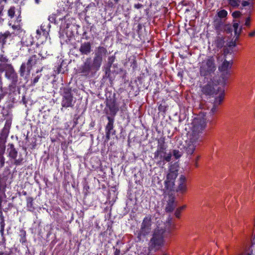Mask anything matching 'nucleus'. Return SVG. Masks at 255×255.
Instances as JSON below:
<instances>
[{
    "instance_id": "6",
    "label": "nucleus",
    "mask_w": 255,
    "mask_h": 255,
    "mask_svg": "<svg viewBox=\"0 0 255 255\" xmlns=\"http://www.w3.org/2000/svg\"><path fill=\"white\" fill-rule=\"evenodd\" d=\"M178 175V170L171 167L166 175L164 181L165 188L168 191H172L174 188L175 179Z\"/></svg>"
},
{
    "instance_id": "17",
    "label": "nucleus",
    "mask_w": 255,
    "mask_h": 255,
    "mask_svg": "<svg viewBox=\"0 0 255 255\" xmlns=\"http://www.w3.org/2000/svg\"><path fill=\"white\" fill-rule=\"evenodd\" d=\"M12 34L8 31L0 33V44L3 47L7 39L11 38Z\"/></svg>"
},
{
    "instance_id": "30",
    "label": "nucleus",
    "mask_w": 255,
    "mask_h": 255,
    "mask_svg": "<svg viewBox=\"0 0 255 255\" xmlns=\"http://www.w3.org/2000/svg\"><path fill=\"white\" fill-rule=\"evenodd\" d=\"M173 155L176 159H178L181 156L182 154L178 150L174 149L173 150Z\"/></svg>"
},
{
    "instance_id": "51",
    "label": "nucleus",
    "mask_w": 255,
    "mask_h": 255,
    "mask_svg": "<svg viewBox=\"0 0 255 255\" xmlns=\"http://www.w3.org/2000/svg\"><path fill=\"white\" fill-rule=\"evenodd\" d=\"M2 150V152H4V150H5V147H3Z\"/></svg>"
},
{
    "instance_id": "7",
    "label": "nucleus",
    "mask_w": 255,
    "mask_h": 255,
    "mask_svg": "<svg viewBox=\"0 0 255 255\" xmlns=\"http://www.w3.org/2000/svg\"><path fill=\"white\" fill-rule=\"evenodd\" d=\"M73 97L71 90L65 89L62 96L61 105L64 108L72 107L73 104Z\"/></svg>"
},
{
    "instance_id": "9",
    "label": "nucleus",
    "mask_w": 255,
    "mask_h": 255,
    "mask_svg": "<svg viewBox=\"0 0 255 255\" xmlns=\"http://www.w3.org/2000/svg\"><path fill=\"white\" fill-rule=\"evenodd\" d=\"M193 136L189 135V140L186 141V144L185 146V150L188 154H192L195 149L197 143L201 141L202 139H192Z\"/></svg>"
},
{
    "instance_id": "52",
    "label": "nucleus",
    "mask_w": 255,
    "mask_h": 255,
    "mask_svg": "<svg viewBox=\"0 0 255 255\" xmlns=\"http://www.w3.org/2000/svg\"><path fill=\"white\" fill-rule=\"evenodd\" d=\"M4 226L3 225H1V230H3Z\"/></svg>"
},
{
    "instance_id": "10",
    "label": "nucleus",
    "mask_w": 255,
    "mask_h": 255,
    "mask_svg": "<svg viewBox=\"0 0 255 255\" xmlns=\"http://www.w3.org/2000/svg\"><path fill=\"white\" fill-rule=\"evenodd\" d=\"M80 71L82 75L85 76H89L90 74H93L94 73L90 59L86 60L84 64L80 67Z\"/></svg>"
},
{
    "instance_id": "2",
    "label": "nucleus",
    "mask_w": 255,
    "mask_h": 255,
    "mask_svg": "<svg viewBox=\"0 0 255 255\" xmlns=\"http://www.w3.org/2000/svg\"><path fill=\"white\" fill-rule=\"evenodd\" d=\"M166 149L165 138L164 137L160 138L158 140L157 150L154 154V158L158 160V163L159 164L164 161L169 162L171 160V154H167Z\"/></svg>"
},
{
    "instance_id": "41",
    "label": "nucleus",
    "mask_w": 255,
    "mask_h": 255,
    "mask_svg": "<svg viewBox=\"0 0 255 255\" xmlns=\"http://www.w3.org/2000/svg\"><path fill=\"white\" fill-rule=\"evenodd\" d=\"M39 78H40V77H39V76H36V77L34 79V80H33V84H35V83H36L38 81V80H39Z\"/></svg>"
},
{
    "instance_id": "11",
    "label": "nucleus",
    "mask_w": 255,
    "mask_h": 255,
    "mask_svg": "<svg viewBox=\"0 0 255 255\" xmlns=\"http://www.w3.org/2000/svg\"><path fill=\"white\" fill-rule=\"evenodd\" d=\"M4 71H5L6 77L13 82L17 81V75L11 64H6Z\"/></svg>"
},
{
    "instance_id": "3",
    "label": "nucleus",
    "mask_w": 255,
    "mask_h": 255,
    "mask_svg": "<svg viewBox=\"0 0 255 255\" xmlns=\"http://www.w3.org/2000/svg\"><path fill=\"white\" fill-rule=\"evenodd\" d=\"M216 70L214 58L209 56L200 63V74L202 76H206L213 73Z\"/></svg>"
},
{
    "instance_id": "39",
    "label": "nucleus",
    "mask_w": 255,
    "mask_h": 255,
    "mask_svg": "<svg viewBox=\"0 0 255 255\" xmlns=\"http://www.w3.org/2000/svg\"><path fill=\"white\" fill-rule=\"evenodd\" d=\"M134 7L135 8H137V9H139V8H141L143 7V5L142 4H140V3H137V4H135L134 5Z\"/></svg>"
},
{
    "instance_id": "26",
    "label": "nucleus",
    "mask_w": 255,
    "mask_h": 255,
    "mask_svg": "<svg viewBox=\"0 0 255 255\" xmlns=\"http://www.w3.org/2000/svg\"><path fill=\"white\" fill-rule=\"evenodd\" d=\"M27 65L26 63H23L20 68L19 73L21 76L23 77L24 76L25 73H27Z\"/></svg>"
},
{
    "instance_id": "18",
    "label": "nucleus",
    "mask_w": 255,
    "mask_h": 255,
    "mask_svg": "<svg viewBox=\"0 0 255 255\" xmlns=\"http://www.w3.org/2000/svg\"><path fill=\"white\" fill-rule=\"evenodd\" d=\"M79 51L82 54H89L91 51V45L90 43L87 42L82 43L80 47Z\"/></svg>"
},
{
    "instance_id": "28",
    "label": "nucleus",
    "mask_w": 255,
    "mask_h": 255,
    "mask_svg": "<svg viewBox=\"0 0 255 255\" xmlns=\"http://www.w3.org/2000/svg\"><path fill=\"white\" fill-rule=\"evenodd\" d=\"M233 26L234 29L235 34L239 36L240 34V33L241 31V29H240L239 30H238V27H239L238 23H237V22L234 23Z\"/></svg>"
},
{
    "instance_id": "40",
    "label": "nucleus",
    "mask_w": 255,
    "mask_h": 255,
    "mask_svg": "<svg viewBox=\"0 0 255 255\" xmlns=\"http://www.w3.org/2000/svg\"><path fill=\"white\" fill-rule=\"evenodd\" d=\"M114 59H115V58L114 57H113V56L109 57V62L110 63L111 65L114 62Z\"/></svg>"
},
{
    "instance_id": "33",
    "label": "nucleus",
    "mask_w": 255,
    "mask_h": 255,
    "mask_svg": "<svg viewBox=\"0 0 255 255\" xmlns=\"http://www.w3.org/2000/svg\"><path fill=\"white\" fill-rule=\"evenodd\" d=\"M251 18L250 17H248L246 18L245 25L246 26L249 27L251 25Z\"/></svg>"
},
{
    "instance_id": "23",
    "label": "nucleus",
    "mask_w": 255,
    "mask_h": 255,
    "mask_svg": "<svg viewBox=\"0 0 255 255\" xmlns=\"http://www.w3.org/2000/svg\"><path fill=\"white\" fill-rule=\"evenodd\" d=\"M229 6L233 8H238L241 3L240 0H227Z\"/></svg>"
},
{
    "instance_id": "45",
    "label": "nucleus",
    "mask_w": 255,
    "mask_h": 255,
    "mask_svg": "<svg viewBox=\"0 0 255 255\" xmlns=\"http://www.w3.org/2000/svg\"><path fill=\"white\" fill-rule=\"evenodd\" d=\"M186 208V205H183L182 206H180V207L178 208V209H179L181 211L184 210Z\"/></svg>"
},
{
    "instance_id": "24",
    "label": "nucleus",
    "mask_w": 255,
    "mask_h": 255,
    "mask_svg": "<svg viewBox=\"0 0 255 255\" xmlns=\"http://www.w3.org/2000/svg\"><path fill=\"white\" fill-rule=\"evenodd\" d=\"M17 152L14 147L13 145H10V148L9 151V156L10 157L15 159L17 157Z\"/></svg>"
},
{
    "instance_id": "57",
    "label": "nucleus",
    "mask_w": 255,
    "mask_h": 255,
    "mask_svg": "<svg viewBox=\"0 0 255 255\" xmlns=\"http://www.w3.org/2000/svg\"><path fill=\"white\" fill-rule=\"evenodd\" d=\"M163 255H166V254H164Z\"/></svg>"
},
{
    "instance_id": "37",
    "label": "nucleus",
    "mask_w": 255,
    "mask_h": 255,
    "mask_svg": "<svg viewBox=\"0 0 255 255\" xmlns=\"http://www.w3.org/2000/svg\"><path fill=\"white\" fill-rule=\"evenodd\" d=\"M42 32H44V31H43V30L42 29H37L36 30V33H37V36H36V37L37 38H40V36Z\"/></svg>"
},
{
    "instance_id": "43",
    "label": "nucleus",
    "mask_w": 255,
    "mask_h": 255,
    "mask_svg": "<svg viewBox=\"0 0 255 255\" xmlns=\"http://www.w3.org/2000/svg\"><path fill=\"white\" fill-rule=\"evenodd\" d=\"M215 28L217 30H222V28L220 27V24H216L215 25Z\"/></svg>"
},
{
    "instance_id": "25",
    "label": "nucleus",
    "mask_w": 255,
    "mask_h": 255,
    "mask_svg": "<svg viewBox=\"0 0 255 255\" xmlns=\"http://www.w3.org/2000/svg\"><path fill=\"white\" fill-rule=\"evenodd\" d=\"M15 7L13 6H10L7 10L8 16L10 18H12L15 15Z\"/></svg>"
},
{
    "instance_id": "12",
    "label": "nucleus",
    "mask_w": 255,
    "mask_h": 255,
    "mask_svg": "<svg viewBox=\"0 0 255 255\" xmlns=\"http://www.w3.org/2000/svg\"><path fill=\"white\" fill-rule=\"evenodd\" d=\"M186 178L184 175H181L179 179L178 186L176 191L181 194H184L187 191Z\"/></svg>"
},
{
    "instance_id": "53",
    "label": "nucleus",
    "mask_w": 255,
    "mask_h": 255,
    "mask_svg": "<svg viewBox=\"0 0 255 255\" xmlns=\"http://www.w3.org/2000/svg\"><path fill=\"white\" fill-rule=\"evenodd\" d=\"M233 45L234 46H236V43H235V42H234V43H233Z\"/></svg>"
},
{
    "instance_id": "49",
    "label": "nucleus",
    "mask_w": 255,
    "mask_h": 255,
    "mask_svg": "<svg viewBox=\"0 0 255 255\" xmlns=\"http://www.w3.org/2000/svg\"><path fill=\"white\" fill-rule=\"evenodd\" d=\"M35 2L36 3L38 4L40 2V0H35Z\"/></svg>"
},
{
    "instance_id": "16",
    "label": "nucleus",
    "mask_w": 255,
    "mask_h": 255,
    "mask_svg": "<svg viewBox=\"0 0 255 255\" xmlns=\"http://www.w3.org/2000/svg\"><path fill=\"white\" fill-rule=\"evenodd\" d=\"M108 123L106 127V135L107 140L110 138V134L111 130L113 129L114 119L110 117H108Z\"/></svg>"
},
{
    "instance_id": "50",
    "label": "nucleus",
    "mask_w": 255,
    "mask_h": 255,
    "mask_svg": "<svg viewBox=\"0 0 255 255\" xmlns=\"http://www.w3.org/2000/svg\"><path fill=\"white\" fill-rule=\"evenodd\" d=\"M0 255H8L7 254H4L3 253H0Z\"/></svg>"
},
{
    "instance_id": "19",
    "label": "nucleus",
    "mask_w": 255,
    "mask_h": 255,
    "mask_svg": "<svg viewBox=\"0 0 255 255\" xmlns=\"http://www.w3.org/2000/svg\"><path fill=\"white\" fill-rule=\"evenodd\" d=\"M102 61V59L99 58V57L97 58L95 56L94 57L93 64L91 65L94 73L96 72L98 70H99Z\"/></svg>"
},
{
    "instance_id": "36",
    "label": "nucleus",
    "mask_w": 255,
    "mask_h": 255,
    "mask_svg": "<svg viewBox=\"0 0 255 255\" xmlns=\"http://www.w3.org/2000/svg\"><path fill=\"white\" fill-rule=\"evenodd\" d=\"M181 211L177 208L175 212V216L176 217L179 218L180 217V214Z\"/></svg>"
},
{
    "instance_id": "42",
    "label": "nucleus",
    "mask_w": 255,
    "mask_h": 255,
    "mask_svg": "<svg viewBox=\"0 0 255 255\" xmlns=\"http://www.w3.org/2000/svg\"><path fill=\"white\" fill-rule=\"evenodd\" d=\"M249 4H250V2L248 1H244L242 2V5L244 6L249 5Z\"/></svg>"
},
{
    "instance_id": "47",
    "label": "nucleus",
    "mask_w": 255,
    "mask_h": 255,
    "mask_svg": "<svg viewBox=\"0 0 255 255\" xmlns=\"http://www.w3.org/2000/svg\"><path fill=\"white\" fill-rule=\"evenodd\" d=\"M216 106L214 105L213 108L212 109V110H211V111H212L213 113V112H214V111H215V110H216Z\"/></svg>"
},
{
    "instance_id": "14",
    "label": "nucleus",
    "mask_w": 255,
    "mask_h": 255,
    "mask_svg": "<svg viewBox=\"0 0 255 255\" xmlns=\"http://www.w3.org/2000/svg\"><path fill=\"white\" fill-rule=\"evenodd\" d=\"M202 92L206 95L217 94V90L212 82H209L202 88Z\"/></svg>"
},
{
    "instance_id": "55",
    "label": "nucleus",
    "mask_w": 255,
    "mask_h": 255,
    "mask_svg": "<svg viewBox=\"0 0 255 255\" xmlns=\"http://www.w3.org/2000/svg\"><path fill=\"white\" fill-rule=\"evenodd\" d=\"M254 226L255 227V221H254Z\"/></svg>"
},
{
    "instance_id": "21",
    "label": "nucleus",
    "mask_w": 255,
    "mask_h": 255,
    "mask_svg": "<svg viewBox=\"0 0 255 255\" xmlns=\"http://www.w3.org/2000/svg\"><path fill=\"white\" fill-rule=\"evenodd\" d=\"M224 91H222L221 93L219 94V96L217 97L214 101V105L215 106H218L220 105L222 102L223 101V100L224 99Z\"/></svg>"
},
{
    "instance_id": "13",
    "label": "nucleus",
    "mask_w": 255,
    "mask_h": 255,
    "mask_svg": "<svg viewBox=\"0 0 255 255\" xmlns=\"http://www.w3.org/2000/svg\"><path fill=\"white\" fill-rule=\"evenodd\" d=\"M106 106L109 108L111 113L114 115H115L119 111L118 106L117 105L116 100L114 99L107 100Z\"/></svg>"
},
{
    "instance_id": "5",
    "label": "nucleus",
    "mask_w": 255,
    "mask_h": 255,
    "mask_svg": "<svg viewBox=\"0 0 255 255\" xmlns=\"http://www.w3.org/2000/svg\"><path fill=\"white\" fill-rule=\"evenodd\" d=\"M151 216L147 215L144 218L141 224L140 229L137 233V238L139 241L149 234L151 230Z\"/></svg>"
},
{
    "instance_id": "34",
    "label": "nucleus",
    "mask_w": 255,
    "mask_h": 255,
    "mask_svg": "<svg viewBox=\"0 0 255 255\" xmlns=\"http://www.w3.org/2000/svg\"><path fill=\"white\" fill-rule=\"evenodd\" d=\"M4 157L2 154L0 155V164L1 167H2L4 165Z\"/></svg>"
},
{
    "instance_id": "46",
    "label": "nucleus",
    "mask_w": 255,
    "mask_h": 255,
    "mask_svg": "<svg viewBox=\"0 0 255 255\" xmlns=\"http://www.w3.org/2000/svg\"><path fill=\"white\" fill-rule=\"evenodd\" d=\"M3 9H0V18L3 15Z\"/></svg>"
},
{
    "instance_id": "4",
    "label": "nucleus",
    "mask_w": 255,
    "mask_h": 255,
    "mask_svg": "<svg viewBox=\"0 0 255 255\" xmlns=\"http://www.w3.org/2000/svg\"><path fill=\"white\" fill-rule=\"evenodd\" d=\"M164 229L161 227H158L154 231L153 237L151 239L149 242V249H159L163 244V234Z\"/></svg>"
},
{
    "instance_id": "56",
    "label": "nucleus",
    "mask_w": 255,
    "mask_h": 255,
    "mask_svg": "<svg viewBox=\"0 0 255 255\" xmlns=\"http://www.w3.org/2000/svg\"><path fill=\"white\" fill-rule=\"evenodd\" d=\"M161 106L159 107V109L160 110Z\"/></svg>"
},
{
    "instance_id": "27",
    "label": "nucleus",
    "mask_w": 255,
    "mask_h": 255,
    "mask_svg": "<svg viewBox=\"0 0 255 255\" xmlns=\"http://www.w3.org/2000/svg\"><path fill=\"white\" fill-rule=\"evenodd\" d=\"M174 206L173 205V201L172 200L171 202H169L166 207V211L170 212L173 210Z\"/></svg>"
},
{
    "instance_id": "29",
    "label": "nucleus",
    "mask_w": 255,
    "mask_h": 255,
    "mask_svg": "<svg viewBox=\"0 0 255 255\" xmlns=\"http://www.w3.org/2000/svg\"><path fill=\"white\" fill-rule=\"evenodd\" d=\"M33 201V199L31 197H28L26 198L27 207H30V208L32 207Z\"/></svg>"
},
{
    "instance_id": "54",
    "label": "nucleus",
    "mask_w": 255,
    "mask_h": 255,
    "mask_svg": "<svg viewBox=\"0 0 255 255\" xmlns=\"http://www.w3.org/2000/svg\"><path fill=\"white\" fill-rule=\"evenodd\" d=\"M195 166H196V167H197V166H198V164H197V163L195 164Z\"/></svg>"
},
{
    "instance_id": "20",
    "label": "nucleus",
    "mask_w": 255,
    "mask_h": 255,
    "mask_svg": "<svg viewBox=\"0 0 255 255\" xmlns=\"http://www.w3.org/2000/svg\"><path fill=\"white\" fill-rule=\"evenodd\" d=\"M107 53V50L106 48L103 46H99L97 48L95 56L103 59V56H106Z\"/></svg>"
},
{
    "instance_id": "32",
    "label": "nucleus",
    "mask_w": 255,
    "mask_h": 255,
    "mask_svg": "<svg viewBox=\"0 0 255 255\" xmlns=\"http://www.w3.org/2000/svg\"><path fill=\"white\" fill-rule=\"evenodd\" d=\"M241 15V12L239 11H234L233 13H232V16L234 17V18H238V17H239Z\"/></svg>"
},
{
    "instance_id": "22",
    "label": "nucleus",
    "mask_w": 255,
    "mask_h": 255,
    "mask_svg": "<svg viewBox=\"0 0 255 255\" xmlns=\"http://www.w3.org/2000/svg\"><path fill=\"white\" fill-rule=\"evenodd\" d=\"M228 14V12L225 9H220L217 11L218 16L222 19V21H225Z\"/></svg>"
},
{
    "instance_id": "38",
    "label": "nucleus",
    "mask_w": 255,
    "mask_h": 255,
    "mask_svg": "<svg viewBox=\"0 0 255 255\" xmlns=\"http://www.w3.org/2000/svg\"><path fill=\"white\" fill-rule=\"evenodd\" d=\"M7 61L8 59L6 57H3V56H1L0 58V61L1 62L5 63L7 62Z\"/></svg>"
},
{
    "instance_id": "31",
    "label": "nucleus",
    "mask_w": 255,
    "mask_h": 255,
    "mask_svg": "<svg viewBox=\"0 0 255 255\" xmlns=\"http://www.w3.org/2000/svg\"><path fill=\"white\" fill-rule=\"evenodd\" d=\"M223 29L224 30H227L228 32H230L231 31L232 28L230 24H223Z\"/></svg>"
},
{
    "instance_id": "15",
    "label": "nucleus",
    "mask_w": 255,
    "mask_h": 255,
    "mask_svg": "<svg viewBox=\"0 0 255 255\" xmlns=\"http://www.w3.org/2000/svg\"><path fill=\"white\" fill-rule=\"evenodd\" d=\"M37 57L36 55H33L31 56L28 60L26 65H27V74L28 75H29L30 71L31 70L32 67L36 64L37 61Z\"/></svg>"
},
{
    "instance_id": "8",
    "label": "nucleus",
    "mask_w": 255,
    "mask_h": 255,
    "mask_svg": "<svg viewBox=\"0 0 255 255\" xmlns=\"http://www.w3.org/2000/svg\"><path fill=\"white\" fill-rule=\"evenodd\" d=\"M232 65V61H228L225 60L221 66L219 67V70L222 73V76L224 80L228 79L231 75L230 69L231 68Z\"/></svg>"
},
{
    "instance_id": "1",
    "label": "nucleus",
    "mask_w": 255,
    "mask_h": 255,
    "mask_svg": "<svg viewBox=\"0 0 255 255\" xmlns=\"http://www.w3.org/2000/svg\"><path fill=\"white\" fill-rule=\"evenodd\" d=\"M191 133L193 139L201 138V134L205 129L207 125L206 119L204 114H200L195 118L192 123Z\"/></svg>"
},
{
    "instance_id": "35",
    "label": "nucleus",
    "mask_w": 255,
    "mask_h": 255,
    "mask_svg": "<svg viewBox=\"0 0 255 255\" xmlns=\"http://www.w3.org/2000/svg\"><path fill=\"white\" fill-rule=\"evenodd\" d=\"M7 64H0V72H3L5 69Z\"/></svg>"
},
{
    "instance_id": "44",
    "label": "nucleus",
    "mask_w": 255,
    "mask_h": 255,
    "mask_svg": "<svg viewBox=\"0 0 255 255\" xmlns=\"http://www.w3.org/2000/svg\"><path fill=\"white\" fill-rule=\"evenodd\" d=\"M249 35L250 37H253L255 36V30H254L253 31H252L250 33H249Z\"/></svg>"
},
{
    "instance_id": "48",
    "label": "nucleus",
    "mask_w": 255,
    "mask_h": 255,
    "mask_svg": "<svg viewBox=\"0 0 255 255\" xmlns=\"http://www.w3.org/2000/svg\"><path fill=\"white\" fill-rule=\"evenodd\" d=\"M15 163L17 165V164H19L20 163V162L18 161V160H15Z\"/></svg>"
}]
</instances>
